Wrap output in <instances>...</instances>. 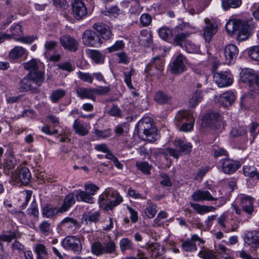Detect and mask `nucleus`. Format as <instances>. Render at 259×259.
<instances>
[{"mask_svg": "<svg viewBox=\"0 0 259 259\" xmlns=\"http://www.w3.org/2000/svg\"><path fill=\"white\" fill-rule=\"evenodd\" d=\"M190 205L197 213L203 214L208 212L214 211L215 208L212 206L201 205L199 204L190 203Z\"/></svg>", "mask_w": 259, "mask_h": 259, "instance_id": "obj_34", "label": "nucleus"}, {"mask_svg": "<svg viewBox=\"0 0 259 259\" xmlns=\"http://www.w3.org/2000/svg\"><path fill=\"white\" fill-rule=\"evenodd\" d=\"M213 79L218 87L220 88L230 86L233 82L232 75L228 71L214 72Z\"/></svg>", "mask_w": 259, "mask_h": 259, "instance_id": "obj_10", "label": "nucleus"}, {"mask_svg": "<svg viewBox=\"0 0 259 259\" xmlns=\"http://www.w3.org/2000/svg\"><path fill=\"white\" fill-rule=\"evenodd\" d=\"M194 115V113L192 111H180L176 115L175 123L178 126L184 121L186 122L188 119Z\"/></svg>", "mask_w": 259, "mask_h": 259, "instance_id": "obj_32", "label": "nucleus"}, {"mask_svg": "<svg viewBox=\"0 0 259 259\" xmlns=\"http://www.w3.org/2000/svg\"><path fill=\"white\" fill-rule=\"evenodd\" d=\"M31 174L26 167H18L14 173H12L11 178L13 181H20L22 184L26 185L30 180Z\"/></svg>", "mask_w": 259, "mask_h": 259, "instance_id": "obj_11", "label": "nucleus"}, {"mask_svg": "<svg viewBox=\"0 0 259 259\" xmlns=\"http://www.w3.org/2000/svg\"><path fill=\"white\" fill-rule=\"evenodd\" d=\"M24 68L29 71L27 74L30 77H35V81L39 80L41 78L44 79V72L38 69V65L36 61L32 59L30 61L23 64ZM34 79V78H33Z\"/></svg>", "mask_w": 259, "mask_h": 259, "instance_id": "obj_6", "label": "nucleus"}, {"mask_svg": "<svg viewBox=\"0 0 259 259\" xmlns=\"http://www.w3.org/2000/svg\"><path fill=\"white\" fill-rule=\"evenodd\" d=\"M93 95L95 96L97 95H104L107 94L110 91L109 87H99L97 88H93Z\"/></svg>", "mask_w": 259, "mask_h": 259, "instance_id": "obj_62", "label": "nucleus"}, {"mask_svg": "<svg viewBox=\"0 0 259 259\" xmlns=\"http://www.w3.org/2000/svg\"><path fill=\"white\" fill-rule=\"evenodd\" d=\"M91 250L92 252L96 255L104 254L103 245L99 241L95 242L92 244Z\"/></svg>", "mask_w": 259, "mask_h": 259, "instance_id": "obj_51", "label": "nucleus"}, {"mask_svg": "<svg viewBox=\"0 0 259 259\" xmlns=\"http://www.w3.org/2000/svg\"><path fill=\"white\" fill-rule=\"evenodd\" d=\"M187 59L182 54H180L173 62L171 68L172 72L174 74H180L185 69V63Z\"/></svg>", "mask_w": 259, "mask_h": 259, "instance_id": "obj_20", "label": "nucleus"}, {"mask_svg": "<svg viewBox=\"0 0 259 259\" xmlns=\"http://www.w3.org/2000/svg\"><path fill=\"white\" fill-rule=\"evenodd\" d=\"M103 248L104 253H113L115 251L116 245L115 242L110 240L109 241L104 243Z\"/></svg>", "mask_w": 259, "mask_h": 259, "instance_id": "obj_57", "label": "nucleus"}, {"mask_svg": "<svg viewBox=\"0 0 259 259\" xmlns=\"http://www.w3.org/2000/svg\"><path fill=\"white\" fill-rule=\"evenodd\" d=\"M110 196H111V189H107L99 197L100 206L106 210L112 209V200L109 198Z\"/></svg>", "mask_w": 259, "mask_h": 259, "instance_id": "obj_21", "label": "nucleus"}, {"mask_svg": "<svg viewBox=\"0 0 259 259\" xmlns=\"http://www.w3.org/2000/svg\"><path fill=\"white\" fill-rule=\"evenodd\" d=\"M93 28L98 31L105 39H108L112 35L111 31L108 26L103 23H96L93 25Z\"/></svg>", "mask_w": 259, "mask_h": 259, "instance_id": "obj_26", "label": "nucleus"}, {"mask_svg": "<svg viewBox=\"0 0 259 259\" xmlns=\"http://www.w3.org/2000/svg\"><path fill=\"white\" fill-rule=\"evenodd\" d=\"M248 55L251 59L259 61V45L251 47L248 51Z\"/></svg>", "mask_w": 259, "mask_h": 259, "instance_id": "obj_58", "label": "nucleus"}, {"mask_svg": "<svg viewBox=\"0 0 259 259\" xmlns=\"http://www.w3.org/2000/svg\"><path fill=\"white\" fill-rule=\"evenodd\" d=\"M238 49L235 45L230 44L227 46L224 50L225 60L224 63L228 65L234 63L238 55Z\"/></svg>", "mask_w": 259, "mask_h": 259, "instance_id": "obj_12", "label": "nucleus"}, {"mask_svg": "<svg viewBox=\"0 0 259 259\" xmlns=\"http://www.w3.org/2000/svg\"><path fill=\"white\" fill-rule=\"evenodd\" d=\"M89 57L96 64H102L104 61V56L99 51L88 50L87 51Z\"/></svg>", "mask_w": 259, "mask_h": 259, "instance_id": "obj_33", "label": "nucleus"}, {"mask_svg": "<svg viewBox=\"0 0 259 259\" xmlns=\"http://www.w3.org/2000/svg\"><path fill=\"white\" fill-rule=\"evenodd\" d=\"M185 51L189 53H198L199 51V47L188 39L184 46Z\"/></svg>", "mask_w": 259, "mask_h": 259, "instance_id": "obj_52", "label": "nucleus"}, {"mask_svg": "<svg viewBox=\"0 0 259 259\" xmlns=\"http://www.w3.org/2000/svg\"><path fill=\"white\" fill-rule=\"evenodd\" d=\"M100 214L98 211L88 212L83 215V219L87 224L90 223H96L99 221Z\"/></svg>", "mask_w": 259, "mask_h": 259, "instance_id": "obj_42", "label": "nucleus"}, {"mask_svg": "<svg viewBox=\"0 0 259 259\" xmlns=\"http://www.w3.org/2000/svg\"><path fill=\"white\" fill-rule=\"evenodd\" d=\"M60 224L64 230L72 233H75L80 227L77 221L70 217L64 218Z\"/></svg>", "mask_w": 259, "mask_h": 259, "instance_id": "obj_17", "label": "nucleus"}, {"mask_svg": "<svg viewBox=\"0 0 259 259\" xmlns=\"http://www.w3.org/2000/svg\"><path fill=\"white\" fill-rule=\"evenodd\" d=\"M111 197L115 200H112L111 205L112 209L123 201V198L116 191L111 189Z\"/></svg>", "mask_w": 259, "mask_h": 259, "instance_id": "obj_54", "label": "nucleus"}, {"mask_svg": "<svg viewBox=\"0 0 259 259\" xmlns=\"http://www.w3.org/2000/svg\"><path fill=\"white\" fill-rule=\"evenodd\" d=\"M246 244L252 248L259 246V231H253L248 232L244 238Z\"/></svg>", "mask_w": 259, "mask_h": 259, "instance_id": "obj_22", "label": "nucleus"}, {"mask_svg": "<svg viewBox=\"0 0 259 259\" xmlns=\"http://www.w3.org/2000/svg\"><path fill=\"white\" fill-rule=\"evenodd\" d=\"M84 191L90 194V196H92L99 189V188L95 184H88L84 185Z\"/></svg>", "mask_w": 259, "mask_h": 259, "instance_id": "obj_63", "label": "nucleus"}, {"mask_svg": "<svg viewBox=\"0 0 259 259\" xmlns=\"http://www.w3.org/2000/svg\"><path fill=\"white\" fill-rule=\"evenodd\" d=\"M246 134V130L244 127H233L231 132L232 136L236 137L241 136Z\"/></svg>", "mask_w": 259, "mask_h": 259, "instance_id": "obj_64", "label": "nucleus"}, {"mask_svg": "<svg viewBox=\"0 0 259 259\" xmlns=\"http://www.w3.org/2000/svg\"><path fill=\"white\" fill-rule=\"evenodd\" d=\"M163 71V63L159 58L154 59L153 62L146 68L147 73L151 76H156L159 78Z\"/></svg>", "mask_w": 259, "mask_h": 259, "instance_id": "obj_16", "label": "nucleus"}, {"mask_svg": "<svg viewBox=\"0 0 259 259\" xmlns=\"http://www.w3.org/2000/svg\"><path fill=\"white\" fill-rule=\"evenodd\" d=\"M33 77H30V76H28L27 75L25 77H24L20 82L19 84V89L20 92H28L30 91L32 93L36 94L39 93V89L33 85V84L34 83L37 87L40 86V85L44 81V79H40L38 81L37 80L35 81V77L33 76Z\"/></svg>", "mask_w": 259, "mask_h": 259, "instance_id": "obj_4", "label": "nucleus"}, {"mask_svg": "<svg viewBox=\"0 0 259 259\" xmlns=\"http://www.w3.org/2000/svg\"><path fill=\"white\" fill-rule=\"evenodd\" d=\"M60 41L61 46L67 50L74 52L78 48V43L73 37L69 35H64L60 37Z\"/></svg>", "mask_w": 259, "mask_h": 259, "instance_id": "obj_14", "label": "nucleus"}, {"mask_svg": "<svg viewBox=\"0 0 259 259\" xmlns=\"http://www.w3.org/2000/svg\"><path fill=\"white\" fill-rule=\"evenodd\" d=\"M188 34L186 33H179L177 34L174 39V43L176 46H179L182 48H184L185 44L186 41L188 40L187 37Z\"/></svg>", "mask_w": 259, "mask_h": 259, "instance_id": "obj_44", "label": "nucleus"}, {"mask_svg": "<svg viewBox=\"0 0 259 259\" xmlns=\"http://www.w3.org/2000/svg\"><path fill=\"white\" fill-rule=\"evenodd\" d=\"M119 246L122 252L134 248V244L128 238H123L119 241Z\"/></svg>", "mask_w": 259, "mask_h": 259, "instance_id": "obj_45", "label": "nucleus"}, {"mask_svg": "<svg viewBox=\"0 0 259 259\" xmlns=\"http://www.w3.org/2000/svg\"><path fill=\"white\" fill-rule=\"evenodd\" d=\"M34 251L36 254L37 259H47L49 255L48 248L44 244L41 243L34 245Z\"/></svg>", "mask_w": 259, "mask_h": 259, "instance_id": "obj_27", "label": "nucleus"}, {"mask_svg": "<svg viewBox=\"0 0 259 259\" xmlns=\"http://www.w3.org/2000/svg\"><path fill=\"white\" fill-rule=\"evenodd\" d=\"M255 24L252 19L246 21L240 20H230L226 24V29L230 35L237 33V38L239 41H243L251 35Z\"/></svg>", "mask_w": 259, "mask_h": 259, "instance_id": "obj_1", "label": "nucleus"}, {"mask_svg": "<svg viewBox=\"0 0 259 259\" xmlns=\"http://www.w3.org/2000/svg\"><path fill=\"white\" fill-rule=\"evenodd\" d=\"M157 211V206L151 202L147 203L145 210L146 215L149 218H153Z\"/></svg>", "mask_w": 259, "mask_h": 259, "instance_id": "obj_48", "label": "nucleus"}, {"mask_svg": "<svg viewBox=\"0 0 259 259\" xmlns=\"http://www.w3.org/2000/svg\"><path fill=\"white\" fill-rule=\"evenodd\" d=\"M235 100V96L234 93L231 91H228L220 97L219 102L224 106L228 107L231 105Z\"/></svg>", "mask_w": 259, "mask_h": 259, "instance_id": "obj_28", "label": "nucleus"}, {"mask_svg": "<svg viewBox=\"0 0 259 259\" xmlns=\"http://www.w3.org/2000/svg\"><path fill=\"white\" fill-rule=\"evenodd\" d=\"M159 36L163 40H168L172 36V31L167 27H162L158 30Z\"/></svg>", "mask_w": 259, "mask_h": 259, "instance_id": "obj_53", "label": "nucleus"}, {"mask_svg": "<svg viewBox=\"0 0 259 259\" xmlns=\"http://www.w3.org/2000/svg\"><path fill=\"white\" fill-rule=\"evenodd\" d=\"M17 165V159L14 156H9L5 161L4 164V172L7 175H12V170Z\"/></svg>", "mask_w": 259, "mask_h": 259, "instance_id": "obj_31", "label": "nucleus"}, {"mask_svg": "<svg viewBox=\"0 0 259 259\" xmlns=\"http://www.w3.org/2000/svg\"><path fill=\"white\" fill-rule=\"evenodd\" d=\"M58 213H63L60 207L53 206L50 203L47 204L42 208V215L44 218L51 219Z\"/></svg>", "mask_w": 259, "mask_h": 259, "instance_id": "obj_23", "label": "nucleus"}, {"mask_svg": "<svg viewBox=\"0 0 259 259\" xmlns=\"http://www.w3.org/2000/svg\"><path fill=\"white\" fill-rule=\"evenodd\" d=\"M73 128L75 133L81 136H85L88 134L87 126L82 121L76 119L74 120Z\"/></svg>", "mask_w": 259, "mask_h": 259, "instance_id": "obj_29", "label": "nucleus"}, {"mask_svg": "<svg viewBox=\"0 0 259 259\" xmlns=\"http://www.w3.org/2000/svg\"><path fill=\"white\" fill-rule=\"evenodd\" d=\"M194 122L195 117L194 115L188 119L186 122L183 123L180 130L184 132H188L192 131L193 128Z\"/></svg>", "mask_w": 259, "mask_h": 259, "instance_id": "obj_43", "label": "nucleus"}, {"mask_svg": "<svg viewBox=\"0 0 259 259\" xmlns=\"http://www.w3.org/2000/svg\"><path fill=\"white\" fill-rule=\"evenodd\" d=\"M38 231L40 233L47 236L51 232V224L47 221H42L38 226Z\"/></svg>", "mask_w": 259, "mask_h": 259, "instance_id": "obj_50", "label": "nucleus"}, {"mask_svg": "<svg viewBox=\"0 0 259 259\" xmlns=\"http://www.w3.org/2000/svg\"><path fill=\"white\" fill-rule=\"evenodd\" d=\"M139 130L142 131L145 137V140L153 143L159 138L156 129L153 125L152 121L149 117L143 118L138 123Z\"/></svg>", "mask_w": 259, "mask_h": 259, "instance_id": "obj_2", "label": "nucleus"}, {"mask_svg": "<svg viewBox=\"0 0 259 259\" xmlns=\"http://www.w3.org/2000/svg\"><path fill=\"white\" fill-rule=\"evenodd\" d=\"M242 0H222V6L224 10H227L230 8H236L240 7Z\"/></svg>", "mask_w": 259, "mask_h": 259, "instance_id": "obj_39", "label": "nucleus"}, {"mask_svg": "<svg viewBox=\"0 0 259 259\" xmlns=\"http://www.w3.org/2000/svg\"><path fill=\"white\" fill-rule=\"evenodd\" d=\"M63 247L67 250H71L76 253H79L82 250L80 239L75 236H68L62 242Z\"/></svg>", "mask_w": 259, "mask_h": 259, "instance_id": "obj_5", "label": "nucleus"}, {"mask_svg": "<svg viewBox=\"0 0 259 259\" xmlns=\"http://www.w3.org/2000/svg\"><path fill=\"white\" fill-rule=\"evenodd\" d=\"M221 170L226 174L234 173L240 167V162L230 158H223L219 162Z\"/></svg>", "mask_w": 259, "mask_h": 259, "instance_id": "obj_7", "label": "nucleus"}, {"mask_svg": "<svg viewBox=\"0 0 259 259\" xmlns=\"http://www.w3.org/2000/svg\"><path fill=\"white\" fill-rule=\"evenodd\" d=\"M175 146L178 148L180 155L182 153L188 154L190 153L192 148L191 143L186 142L180 139H176L174 142Z\"/></svg>", "mask_w": 259, "mask_h": 259, "instance_id": "obj_25", "label": "nucleus"}, {"mask_svg": "<svg viewBox=\"0 0 259 259\" xmlns=\"http://www.w3.org/2000/svg\"><path fill=\"white\" fill-rule=\"evenodd\" d=\"M82 41L84 45L90 47H98L102 44L100 37L91 30H87L84 32Z\"/></svg>", "mask_w": 259, "mask_h": 259, "instance_id": "obj_8", "label": "nucleus"}, {"mask_svg": "<svg viewBox=\"0 0 259 259\" xmlns=\"http://www.w3.org/2000/svg\"><path fill=\"white\" fill-rule=\"evenodd\" d=\"M140 42L144 45H150L152 42L151 34L146 30L142 31L140 36Z\"/></svg>", "mask_w": 259, "mask_h": 259, "instance_id": "obj_49", "label": "nucleus"}, {"mask_svg": "<svg viewBox=\"0 0 259 259\" xmlns=\"http://www.w3.org/2000/svg\"><path fill=\"white\" fill-rule=\"evenodd\" d=\"M17 234L15 231H4L0 234V241L10 243L12 240L16 238Z\"/></svg>", "mask_w": 259, "mask_h": 259, "instance_id": "obj_38", "label": "nucleus"}, {"mask_svg": "<svg viewBox=\"0 0 259 259\" xmlns=\"http://www.w3.org/2000/svg\"><path fill=\"white\" fill-rule=\"evenodd\" d=\"M154 99L157 103L163 104L168 103L171 100V97L163 92L159 91L155 94Z\"/></svg>", "mask_w": 259, "mask_h": 259, "instance_id": "obj_37", "label": "nucleus"}, {"mask_svg": "<svg viewBox=\"0 0 259 259\" xmlns=\"http://www.w3.org/2000/svg\"><path fill=\"white\" fill-rule=\"evenodd\" d=\"M75 91L77 96L80 99H88L94 101H96V96L93 95V88H85L77 86L75 87Z\"/></svg>", "mask_w": 259, "mask_h": 259, "instance_id": "obj_24", "label": "nucleus"}, {"mask_svg": "<svg viewBox=\"0 0 259 259\" xmlns=\"http://www.w3.org/2000/svg\"><path fill=\"white\" fill-rule=\"evenodd\" d=\"M10 30L11 32V37L17 41L18 38L20 37L23 34L22 26L19 23L13 24L10 28Z\"/></svg>", "mask_w": 259, "mask_h": 259, "instance_id": "obj_41", "label": "nucleus"}, {"mask_svg": "<svg viewBox=\"0 0 259 259\" xmlns=\"http://www.w3.org/2000/svg\"><path fill=\"white\" fill-rule=\"evenodd\" d=\"M256 74L253 69L245 68L240 73V79L244 83H247L250 88H253L256 79Z\"/></svg>", "mask_w": 259, "mask_h": 259, "instance_id": "obj_15", "label": "nucleus"}, {"mask_svg": "<svg viewBox=\"0 0 259 259\" xmlns=\"http://www.w3.org/2000/svg\"><path fill=\"white\" fill-rule=\"evenodd\" d=\"M204 22L206 26L203 29V36L205 40L209 41L217 31V25L208 18L205 19Z\"/></svg>", "mask_w": 259, "mask_h": 259, "instance_id": "obj_19", "label": "nucleus"}, {"mask_svg": "<svg viewBox=\"0 0 259 259\" xmlns=\"http://www.w3.org/2000/svg\"><path fill=\"white\" fill-rule=\"evenodd\" d=\"M182 247L185 251L192 252L197 250V246L195 243L190 240H187L182 244Z\"/></svg>", "mask_w": 259, "mask_h": 259, "instance_id": "obj_56", "label": "nucleus"}, {"mask_svg": "<svg viewBox=\"0 0 259 259\" xmlns=\"http://www.w3.org/2000/svg\"><path fill=\"white\" fill-rule=\"evenodd\" d=\"M75 200L73 193H70L65 197L63 202L60 207L62 213L66 212L75 203Z\"/></svg>", "mask_w": 259, "mask_h": 259, "instance_id": "obj_30", "label": "nucleus"}, {"mask_svg": "<svg viewBox=\"0 0 259 259\" xmlns=\"http://www.w3.org/2000/svg\"><path fill=\"white\" fill-rule=\"evenodd\" d=\"M192 198L195 201H214L218 198L213 197L207 190H197L192 195Z\"/></svg>", "mask_w": 259, "mask_h": 259, "instance_id": "obj_18", "label": "nucleus"}, {"mask_svg": "<svg viewBox=\"0 0 259 259\" xmlns=\"http://www.w3.org/2000/svg\"><path fill=\"white\" fill-rule=\"evenodd\" d=\"M136 166L137 167L139 170H141L143 173L146 175L150 174V171L151 168V166L149 165V163L145 161L137 162Z\"/></svg>", "mask_w": 259, "mask_h": 259, "instance_id": "obj_59", "label": "nucleus"}, {"mask_svg": "<svg viewBox=\"0 0 259 259\" xmlns=\"http://www.w3.org/2000/svg\"><path fill=\"white\" fill-rule=\"evenodd\" d=\"M66 94V92L65 90L58 89L52 92L50 98L52 102L57 103L60 99L64 97Z\"/></svg>", "mask_w": 259, "mask_h": 259, "instance_id": "obj_46", "label": "nucleus"}, {"mask_svg": "<svg viewBox=\"0 0 259 259\" xmlns=\"http://www.w3.org/2000/svg\"><path fill=\"white\" fill-rule=\"evenodd\" d=\"M77 75L79 78L84 82L92 83L93 81V75L90 73H85L81 71H78L77 72Z\"/></svg>", "mask_w": 259, "mask_h": 259, "instance_id": "obj_60", "label": "nucleus"}, {"mask_svg": "<svg viewBox=\"0 0 259 259\" xmlns=\"http://www.w3.org/2000/svg\"><path fill=\"white\" fill-rule=\"evenodd\" d=\"M237 201H238L242 207V210L248 215H252L254 211L253 203L254 199L251 196L240 194L237 197Z\"/></svg>", "mask_w": 259, "mask_h": 259, "instance_id": "obj_9", "label": "nucleus"}, {"mask_svg": "<svg viewBox=\"0 0 259 259\" xmlns=\"http://www.w3.org/2000/svg\"><path fill=\"white\" fill-rule=\"evenodd\" d=\"M25 52V49L22 47H15L10 52V58L14 60L18 59L20 57H21L24 54Z\"/></svg>", "mask_w": 259, "mask_h": 259, "instance_id": "obj_47", "label": "nucleus"}, {"mask_svg": "<svg viewBox=\"0 0 259 259\" xmlns=\"http://www.w3.org/2000/svg\"><path fill=\"white\" fill-rule=\"evenodd\" d=\"M202 92L200 91H196L189 99L190 105L192 107H195L202 101Z\"/></svg>", "mask_w": 259, "mask_h": 259, "instance_id": "obj_40", "label": "nucleus"}, {"mask_svg": "<svg viewBox=\"0 0 259 259\" xmlns=\"http://www.w3.org/2000/svg\"><path fill=\"white\" fill-rule=\"evenodd\" d=\"M75 198L78 201H83L91 204L94 202V198L84 191H77L75 195Z\"/></svg>", "mask_w": 259, "mask_h": 259, "instance_id": "obj_35", "label": "nucleus"}, {"mask_svg": "<svg viewBox=\"0 0 259 259\" xmlns=\"http://www.w3.org/2000/svg\"><path fill=\"white\" fill-rule=\"evenodd\" d=\"M72 14L77 20H80L87 14V9L81 0H74L72 3Z\"/></svg>", "mask_w": 259, "mask_h": 259, "instance_id": "obj_13", "label": "nucleus"}, {"mask_svg": "<svg viewBox=\"0 0 259 259\" xmlns=\"http://www.w3.org/2000/svg\"><path fill=\"white\" fill-rule=\"evenodd\" d=\"M166 156L167 154L170 156L174 157L175 158L178 159L180 156V152L178 150H176L171 148H166L160 152Z\"/></svg>", "mask_w": 259, "mask_h": 259, "instance_id": "obj_61", "label": "nucleus"}, {"mask_svg": "<svg viewBox=\"0 0 259 259\" xmlns=\"http://www.w3.org/2000/svg\"><path fill=\"white\" fill-rule=\"evenodd\" d=\"M243 172L245 177L249 178L256 177V179L259 180V173L256 168L253 165H244L243 167Z\"/></svg>", "mask_w": 259, "mask_h": 259, "instance_id": "obj_36", "label": "nucleus"}, {"mask_svg": "<svg viewBox=\"0 0 259 259\" xmlns=\"http://www.w3.org/2000/svg\"><path fill=\"white\" fill-rule=\"evenodd\" d=\"M135 70L132 68L129 72H123L124 82L130 89H133L134 87L132 83V76L135 73Z\"/></svg>", "mask_w": 259, "mask_h": 259, "instance_id": "obj_55", "label": "nucleus"}, {"mask_svg": "<svg viewBox=\"0 0 259 259\" xmlns=\"http://www.w3.org/2000/svg\"><path fill=\"white\" fill-rule=\"evenodd\" d=\"M202 120L201 128L203 132L217 129L220 126L221 117L217 113H207L202 117Z\"/></svg>", "mask_w": 259, "mask_h": 259, "instance_id": "obj_3", "label": "nucleus"}]
</instances>
